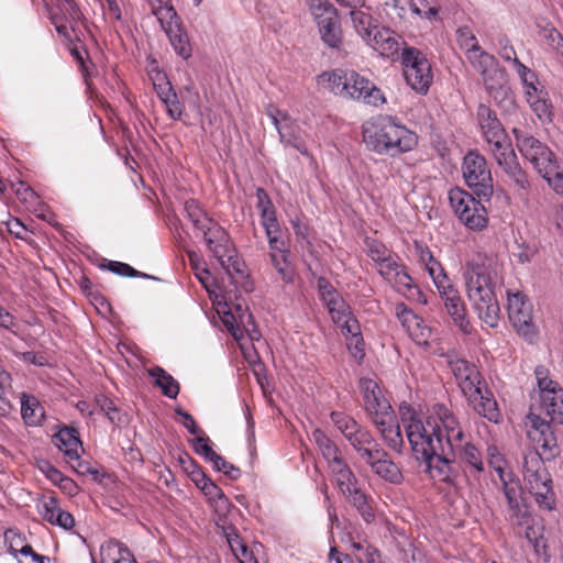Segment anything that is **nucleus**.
Instances as JSON below:
<instances>
[{
	"label": "nucleus",
	"mask_w": 563,
	"mask_h": 563,
	"mask_svg": "<svg viewBox=\"0 0 563 563\" xmlns=\"http://www.w3.org/2000/svg\"><path fill=\"white\" fill-rule=\"evenodd\" d=\"M487 461L488 464L496 471L498 476L509 472L506 471L505 461L496 446H488Z\"/></svg>",
	"instance_id": "69168bd1"
},
{
	"label": "nucleus",
	"mask_w": 563,
	"mask_h": 563,
	"mask_svg": "<svg viewBox=\"0 0 563 563\" xmlns=\"http://www.w3.org/2000/svg\"><path fill=\"white\" fill-rule=\"evenodd\" d=\"M345 76V69L336 68L327 70L317 77V82L322 89L328 90L335 96L342 97V88H344L342 85L347 80Z\"/></svg>",
	"instance_id": "72a5a7b5"
},
{
	"label": "nucleus",
	"mask_w": 563,
	"mask_h": 563,
	"mask_svg": "<svg viewBox=\"0 0 563 563\" xmlns=\"http://www.w3.org/2000/svg\"><path fill=\"white\" fill-rule=\"evenodd\" d=\"M147 375L154 379V385L162 390L164 396L170 399H175L178 396L180 389L178 382L163 367L154 366L148 368Z\"/></svg>",
	"instance_id": "2f4dec72"
},
{
	"label": "nucleus",
	"mask_w": 563,
	"mask_h": 563,
	"mask_svg": "<svg viewBox=\"0 0 563 563\" xmlns=\"http://www.w3.org/2000/svg\"><path fill=\"white\" fill-rule=\"evenodd\" d=\"M162 29L169 38L170 45L173 46L176 54L187 59L191 56L192 49L189 43L187 33L181 27L179 18L176 16L166 23L161 24Z\"/></svg>",
	"instance_id": "bb28decb"
},
{
	"label": "nucleus",
	"mask_w": 563,
	"mask_h": 563,
	"mask_svg": "<svg viewBox=\"0 0 563 563\" xmlns=\"http://www.w3.org/2000/svg\"><path fill=\"white\" fill-rule=\"evenodd\" d=\"M40 514L43 519L51 525L58 526L64 529H71L75 526V519L71 514L59 507L58 500L49 496L41 503Z\"/></svg>",
	"instance_id": "393cba45"
},
{
	"label": "nucleus",
	"mask_w": 563,
	"mask_h": 563,
	"mask_svg": "<svg viewBox=\"0 0 563 563\" xmlns=\"http://www.w3.org/2000/svg\"><path fill=\"white\" fill-rule=\"evenodd\" d=\"M375 426L378 429L386 445L396 452H400L404 446V439L400 427L396 421L395 413L390 416V419L386 420L384 424Z\"/></svg>",
	"instance_id": "473e14b6"
},
{
	"label": "nucleus",
	"mask_w": 563,
	"mask_h": 563,
	"mask_svg": "<svg viewBox=\"0 0 563 563\" xmlns=\"http://www.w3.org/2000/svg\"><path fill=\"white\" fill-rule=\"evenodd\" d=\"M342 494L351 493L357 486V479L343 457L328 465Z\"/></svg>",
	"instance_id": "7c9ffc66"
},
{
	"label": "nucleus",
	"mask_w": 563,
	"mask_h": 563,
	"mask_svg": "<svg viewBox=\"0 0 563 563\" xmlns=\"http://www.w3.org/2000/svg\"><path fill=\"white\" fill-rule=\"evenodd\" d=\"M312 440L327 460L328 465L342 457L336 444L322 430L316 429L312 432Z\"/></svg>",
	"instance_id": "c9c22d12"
},
{
	"label": "nucleus",
	"mask_w": 563,
	"mask_h": 563,
	"mask_svg": "<svg viewBox=\"0 0 563 563\" xmlns=\"http://www.w3.org/2000/svg\"><path fill=\"white\" fill-rule=\"evenodd\" d=\"M532 111L542 122H549L552 119V104L548 97L537 100L530 106Z\"/></svg>",
	"instance_id": "e2e57ef3"
},
{
	"label": "nucleus",
	"mask_w": 563,
	"mask_h": 563,
	"mask_svg": "<svg viewBox=\"0 0 563 563\" xmlns=\"http://www.w3.org/2000/svg\"><path fill=\"white\" fill-rule=\"evenodd\" d=\"M507 310L509 320L519 335L532 342L538 330L533 322V308L520 291L507 290Z\"/></svg>",
	"instance_id": "9b49d317"
},
{
	"label": "nucleus",
	"mask_w": 563,
	"mask_h": 563,
	"mask_svg": "<svg viewBox=\"0 0 563 563\" xmlns=\"http://www.w3.org/2000/svg\"><path fill=\"white\" fill-rule=\"evenodd\" d=\"M449 366L455 377V380L465 397L477 395V390L485 385L477 367L460 357H450Z\"/></svg>",
	"instance_id": "f3484780"
},
{
	"label": "nucleus",
	"mask_w": 563,
	"mask_h": 563,
	"mask_svg": "<svg viewBox=\"0 0 563 563\" xmlns=\"http://www.w3.org/2000/svg\"><path fill=\"white\" fill-rule=\"evenodd\" d=\"M437 289L440 294V297L444 301V307L452 318L454 324L459 327V329L464 334H470L472 331V325L466 318L465 303L459 290L451 284L450 280L446 284L437 287Z\"/></svg>",
	"instance_id": "6ab92c4d"
},
{
	"label": "nucleus",
	"mask_w": 563,
	"mask_h": 563,
	"mask_svg": "<svg viewBox=\"0 0 563 563\" xmlns=\"http://www.w3.org/2000/svg\"><path fill=\"white\" fill-rule=\"evenodd\" d=\"M377 451H379L377 456H374L372 461L365 462L380 478L391 484H400L404 479V475L399 466L388 457V454L380 446Z\"/></svg>",
	"instance_id": "a878e982"
},
{
	"label": "nucleus",
	"mask_w": 563,
	"mask_h": 563,
	"mask_svg": "<svg viewBox=\"0 0 563 563\" xmlns=\"http://www.w3.org/2000/svg\"><path fill=\"white\" fill-rule=\"evenodd\" d=\"M4 542L8 547V551L18 558V554H22L31 544L25 541V538L14 529H9L4 532Z\"/></svg>",
	"instance_id": "c03bdc74"
},
{
	"label": "nucleus",
	"mask_w": 563,
	"mask_h": 563,
	"mask_svg": "<svg viewBox=\"0 0 563 563\" xmlns=\"http://www.w3.org/2000/svg\"><path fill=\"white\" fill-rule=\"evenodd\" d=\"M364 410L374 424H384L395 412L378 383L371 378L360 379Z\"/></svg>",
	"instance_id": "f8f14e48"
},
{
	"label": "nucleus",
	"mask_w": 563,
	"mask_h": 563,
	"mask_svg": "<svg viewBox=\"0 0 563 563\" xmlns=\"http://www.w3.org/2000/svg\"><path fill=\"white\" fill-rule=\"evenodd\" d=\"M374 51L386 58H394L401 49V37L394 31L385 27H376L365 41Z\"/></svg>",
	"instance_id": "5701e85b"
},
{
	"label": "nucleus",
	"mask_w": 563,
	"mask_h": 563,
	"mask_svg": "<svg viewBox=\"0 0 563 563\" xmlns=\"http://www.w3.org/2000/svg\"><path fill=\"white\" fill-rule=\"evenodd\" d=\"M466 398L473 404L474 409L478 415L494 423H498L500 421L501 413L498 409L497 401L492 391H489L485 385L477 390L476 396Z\"/></svg>",
	"instance_id": "cd10ccee"
},
{
	"label": "nucleus",
	"mask_w": 563,
	"mask_h": 563,
	"mask_svg": "<svg viewBox=\"0 0 563 563\" xmlns=\"http://www.w3.org/2000/svg\"><path fill=\"white\" fill-rule=\"evenodd\" d=\"M317 24L324 44L332 48L338 47L341 43V30L338 15L320 20Z\"/></svg>",
	"instance_id": "f704fd0d"
},
{
	"label": "nucleus",
	"mask_w": 563,
	"mask_h": 563,
	"mask_svg": "<svg viewBox=\"0 0 563 563\" xmlns=\"http://www.w3.org/2000/svg\"><path fill=\"white\" fill-rule=\"evenodd\" d=\"M197 234L202 236L209 252L219 261L220 265H224V257L230 247V238L227 231L213 219H209L197 229Z\"/></svg>",
	"instance_id": "aec40b11"
},
{
	"label": "nucleus",
	"mask_w": 563,
	"mask_h": 563,
	"mask_svg": "<svg viewBox=\"0 0 563 563\" xmlns=\"http://www.w3.org/2000/svg\"><path fill=\"white\" fill-rule=\"evenodd\" d=\"M427 465V473L432 479L445 483L455 484L456 481L465 475V470L460 465L457 460L452 456L448 444L443 450H440L430 460H422Z\"/></svg>",
	"instance_id": "ddd939ff"
},
{
	"label": "nucleus",
	"mask_w": 563,
	"mask_h": 563,
	"mask_svg": "<svg viewBox=\"0 0 563 563\" xmlns=\"http://www.w3.org/2000/svg\"><path fill=\"white\" fill-rule=\"evenodd\" d=\"M398 257L391 254L384 261L377 263L378 273L387 280L391 282L393 276L401 268V265L397 262Z\"/></svg>",
	"instance_id": "052dcab7"
},
{
	"label": "nucleus",
	"mask_w": 563,
	"mask_h": 563,
	"mask_svg": "<svg viewBox=\"0 0 563 563\" xmlns=\"http://www.w3.org/2000/svg\"><path fill=\"white\" fill-rule=\"evenodd\" d=\"M498 477L506 500L505 519H523L525 512L530 510V507L523 497V489L519 478L512 472H508Z\"/></svg>",
	"instance_id": "2eb2a0df"
},
{
	"label": "nucleus",
	"mask_w": 563,
	"mask_h": 563,
	"mask_svg": "<svg viewBox=\"0 0 563 563\" xmlns=\"http://www.w3.org/2000/svg\"><path fill=\"white\" fill-rule=\"evenodd\" d=\"M466 57L472 66L481 74L486 88L490 92H493L497 86L503 89L501 85L496 80L497 77H503V71L497 68L498 63L493 55L479 47L466 55Z\"/></svg>",
	"instance_id": "4be33fe9"
},
{
	"label": "nucleus",
	"mask_w": 563,
	"mask_h": 563,
	"mask_svg": "<svg viewBox=\"0 0 563 563\" xmlns=\"http://www.w3.org/2000/svg\"><path fill=\"white\" fill-rule=\"evenodd\" d=\"M279 250H272L273 253L271 255L272 263L274 267L277 269L279 276L285 283H291L294 277L292 268L290 267L289 263L287 262V256L284 251V243L280 240Z\"/></svg>",
	"instance_id": "79ce46f5"
},
{
	"label": "nucleus",
	"mask_w": 563,
	"mask_h": 563,
	"mask_svg": "<svg viewBox=\"0 0 563 563\" xmlns=\"http://www.w3.org/2000/svg\"><path fill=\"white\" fill-rule=\"evenodd\" d=\"M450 205L461 220L471 230L481 231L487 225L485 207L467 191L454 188L449 192Z\"/></svg>",
	"instance_id": "1a4fd4ad"
},
{
	"label": "nucleus",
	"mask_w": 563,
	"mask_h": 563,
	"mask_svg": "<svg viewBox=\"0 0 563 563\" xmlns=\"http://www.w3.org/2000/svg\"><path fill=\"white\" fill-rule=\"evenodd\" d=\"M526 427L527 437L534 445V450L528 451L523 456V479L539 506L552 509L554 493L544 460L550 461L559 455L560 448L550 424L539 416L530 412L527 416Z\"/></svg>",
	"instance_id": "f257e3e1"
},
{
	"label": "nucleus",
	"mask_w": 563,
	"mask_h": 563,
	"mask_svg": "<svg viewBox=\"0 0 563 563\" xmlns=\"http://www.w3.org/2000/svg\"><path fill=\"white\" fill-rule=\"evenodd\" d=\"M343 495L349 498L350 503L357 509L366 522H371L374 519V510L368 503V498L357 486L352 488L351 493Z\"/></svg>",
	"instance_id": "58836bf2"
},
{
	"label": "nucleus",
	"mask_w": 563,
	"mask_h": 563,
	"mask_svg": "<svg viewBox=\"0 0 563 563\" xmlns=\"http://www.w3.org/2000/svg\"><path fill=\"white\" fill-rule=\"evenodd\" d=\"M423 267L428 272L435 287L446 284L450 280L441 263L435 257L423 265Z\"/></svg>",
	"instance_id": "13d9d810"
},
{
	"label": "nucleus",
	"mask_w": 563,
	"mask_h": 563,
	"mask_svg": "<svg viewBox=\"0 0 563 563\" xmlns=\"http://www.w3.org/2000/svg\"><path fill=\"white\" fill-rule=\"evenodd\" d=\"M228 543L241 563H256L253 553L249 550L242 538L235 531L227 533Z\"/></svg>",
	"instance_id": "a19ab883"
},
{
	"label": "nucleus",
	"mask_w": 563,
	"mask_h": 563,
	"mask_svg": "<svg viewBox=\"0 0 563 563\" xmlns=\"http://www.w3.org/2000/svg\"><path fill=\"white\" fill-rule=\"evenodd\" d=\"M512 134L519 152L539 174H549L554 170L558 161L554 153L544 143L518 128L512 129Z\"/></svg>",
	"instance_id": "9d476101"
},
{
	"label": "nucleus",
	"mask_w": 563,
	"mask_h": 563,
	"mask_svg": "<svg viewBox=\"0 0 563 563\" xmlns=\"http://www.w3.org/2000/svg\"><path fill=\"white\" fill-rule=\"evenodd\" d=\"M101 563H136L130 550L119 541H109L100 548Z\"/></svg>",
	"instance_id": "c756f323"
},
{
	"label": "nucleus",
	"mask_w": 563,
	"mask_h": 563,
	"mask_svg": "<svg viewBox=\"0 0 563 563\" xmlns=\"http://www.w3.org/2000/svg\"><path fill=\"white\" fill-rule=\"evenodd\" d=\"M452 456L457 460L460 465H465V471L468 468L471 472H484V462L479 450L470 441L465 439V433L461 428L460 439L448 444Z\"/></svg>",
	"instance_id": "412c9836"
},
{
	"label": "nucleus",
	"mask_w": 563,
	"mask_h": 563,
	"mask_svg": "<svg viewBox=\"0 0 563 563\" xmlns=\"http://www.w3.org/2000/svg\"><path fill=\"white\" fill-rule=\"evenodd\" d=\"M541 406L553 422L563 424V389H556V395Z\"/></svg>",
	"instance_id": "37998d69"
},
{
	"label": "nucleus",
	"mask_w": 563,
	"mask_h": 563,
	"mask_svg": "<svg viewBox=\"0 0 563 563\" xmlns=\"http://www.w3.org/2000/svg\"><path fill=\"white\" fill-rule=\"evenodd\" d=\"M549 184V186L559 195L563 196V173L559 170V163H555L554 170L540 174Z\"/></svg>",
	"instance_id": "774afa93"
},
{
	"label": "nucleus",
	"mask_w": 563,
	"mask_h": 563,
	"mask_svg": "<svg viewBox=\"0 0 563 563\" xmlns=\"http://www.w3.org/2000/svg\"><path fill=\"white\" fill-rule=\"evenodd\" d=\"M185 211L196 230L210 219L194 199L185 202Z\"/></svg>",
	"instance_id": "6e6d98bb"
},
{
	"label": "nucleus",
	"mask_w": 563,
	"mask_h": 563,
	"mask_svg": "<svg viewBox=\"0 0 563 563\" xmlns=\"http://www.w3.org/2000/svg\"><path fill=\"white\" fill-rule=\"evenodd\" d=\"M350 15L355 31L366 41L372 35V31L377 27L372 24V16L358 10L357 7L351 10Z\"/></svg>",
	"instance_id": "ea45409f"
},
{
	"label": "nucleus",
	"mask_w": 563,
	"mask_h": 563,
	"mask_svg": "<svg viewBox=\"0 0 563 563\" xmlns=\"http://www.w3.org/2000/svg\"><path fill=\"white\" fill-rule=\"evenodd\" d=\"M399 292L406 294V291H410L415 289L420 298H424L422 292L412 284V278L410 275L401 267L396 272L393 276L391 282H389ZM423 303L427 302L426 299L422 300Z\"/></svg>",
	"instance_id": "09e8293b"
},
{
	"label": "nucleus",
	"mask_w": 563,
	"mask_h": 563,
	"mask_svg": "<svg viewBox=\"0 0 563 563\" xmlns=\"http://www.w3.org/2000/svg\"><path fill=\"white\" fill-rule=\"evenodd\" d=\"M266 114L271 118L279 134L280 142L285 146H290L302 155H309L301 129L290 120L287 112L269 104L266 108Z\"/></svg>",
	"instance_id": "4468645a"
},
{
	"label": "nucleus",
	"mask_w": 563,
	"mask_h": 563,
	"mask_svg": "<svg viewBox=\"0 0 563 563\" xmlns=\"http://www.w3.org/2000/svg\"><path fill=\"white\" fill-rule=\"evenodd\" d=\"M152 13L157 18L159 24L178 16L169 0H148Z\"/></svg>",
	"instance_id": "a18cd8bd"
},
{
	"label": "nucleus",
	"mask_w": 563,
	"mask_h": 563,
	"mask_svg": "<svg viewBox=\"0 0 563 563\" xmlns=\"http://www.w3.org/2000/svg\"><path fill=\"white\" fill-rule=\"evenodd\" d=\"M331 420L362 460L372 461L374 456H377V453H379L377 449L380 445L375 441L372 433L354 418L344 412L333 411Z\"/></svg>",
	"instance_id": "423d86ee"
},
{
	"label": "nucleus",
	"mask_w": 563,
	"mask_h": 563,
	"mask_svg": "<svg viewBox=\"0 0 563 563\" xmlns=\"http://www.w3.org/2000/svg\"><path fill=\"white\" fill-rule=\"evenodd\" d=\"M256 208L260 211L261 223L265 229L271 250H279L282 229L276 217V209L262 187L256 189Z\"/></svg>",
	"instance_id": "a211bd4d"
},
{
	"label": "nucleus",
	"mask_w": 563,
	"mask_h": 563,
	"mask_svg": "<svg viewBox=\"0 0 563 563\" xmlns=\"http://www.w3.org/2000/svg\"><path fill=\"white\" fill-rule=\"evenodd\" d=\"M462 173L466 185L478 198L490 199L494 192L493 177L483 155L477 151L468 152L463 159Z\"/></svg>",
	"instance_id": "0eeeda50"
},
{
	"label": "nucleus",
	"mask_w": 563,
	"mask_h": 563,
	"mask_svg": "<svg viewBox=\"0 0 563 563\" xmlns=\"http://www.w3.org/2000/svg\"><path fill=\"white\" fill-rule=\"evenodd\" d=\"M11 187L21 202L30 207H35L37 205L40 198L31 187L26 186L22 181H19L18 184L11 183Z\"/></svg>",
	"instance_id": "4d7b16f0"
},
{
	"label": "nucleus",
	"mask_w": 563,
	"mask_h": 563,
	"mask_svg": "<svg viewBox=\"0 0 563 563\" xmlns=\"http://www.w3.org/2000/svg\"><path fill=\"white\" fill-rule=\"evenodd\" d=\"M148 77L152 80L154 90L156 91L157 96L166 91H170V89L173 88L166 74L158 69L155 62L152 63V66L148 69Z\"/></svg>",
	"instance_id": "8fccbe9b"
},
{
	"label": "nucleus",
	"mask_w": 563,
	"mask_h": 563,
	"mask_svg": "<svg viewBox=\"0 0 563 563\" xmlns=\"http://www.w3.org/2000/svg\"><path fill=\"white\" fill-rule=\"evenodd\" d=\"M327 307L332 320L336 324H341V320L351 312L350 306L346 305L342 297L335 299V305H328Z\"/></svg>",
	"instance_id": "0e129e2a"
},
{
	"label": "nucleus",
	"mask_w": 563,
	"mask_h": 563,
	"mask_svg": "<svg viewBox=\"0 0 563 563\" xmlns=\"http://www.w3.org/2000/svg\"><path fill=\"white\" fill-rule=\"evenodd\" d=\"M345 78L347 79L342 86V97L354 100H362L366 103L377 106L384 102L380 90L367 78L361 76L354 70L345 69Z\"/></svg>",
	"instance_id": "dca6fc26"
},
{
	"label": "nucleus",
	"mask_w": 563,
	"mask_h": 563,
	"mask_svg": "<svg viewBox=\"0 0 563 563\" xmlns=\"http://www.w3.org/2000/svg\"><path fill=\"white\" fill-rule=\"evenodd\" d=\"M539 388L541 404L548 401L556 395V389H562L560 385L549 377V371L544 366H538L534 371Z\"/></svg>",
	"instance_id": "e433bc0d"
},
{
	"label": "nucleus",
	"mask_w": 563,
	"mask_h": 563,
	"mask_svg": "<svg viewBox=\"0 0 563 563\" xmlns=\"http://www.w3.org/2000/svg\"><path fill=\"white\" fill-rule=\"evenodd\" d=\"M497 260L484 253H475L465 263L463 279L467 299L479 318L489 328H497L500 307L496 287L501 283Z\"/></svg>",
	"instance_id": "7ed1b4c3"
},
{
	"label": "nucleus",
	"mask_w": 563,
	"mask_h": 563,
	"mask_svg": "<svg viewBox=\"0 0 563 563\" xmlns=\"http://www.w3.org/2000/svg\"><path fill=\"white\" fill-rule=\"evenodd\" d=\"M221 266L227 271L234 283H239V279L245 278L244 263L231 254L230 247L228 255L224 257V265Z\"/></svg>",
	"instance_id": "3c124183"
},
{
	"label": "nucleus",
	"mask_w": 563,
	"mask_h": 563,
	"mask_svg": "<svg viewBox=\"0 0 563 563\" xmlns=\"http://www.w3.org/2000/svg\"><path fill=\"white\" fill-rule=\"evenodd\" d=\"M456 41L460 48L463 49L466 55L481 47L476 36L467 26L457 29Z\"/></svg>",
	"instance_id": "603ef678"
},
{
	"label": "nucleus",
	"mask_w": 563,
	"mask_h": 563,
	"mask_svg": "<svg viewBox=\"0 0 563 563\" xmlns=\"http://www.w3.org/2000/svg\"><path fill=\"white\" fill-rule=\"evenodd\" d=\"M53 442L63 452L66 461L77 460L79 451H82V443L78 432L73 428H63L54 437Z\"/></svg>",
	"instance_id": "c85d7f7f"
},
{
	"label": "nucleus",
	"mask_w": 563,
	"mask_h": 563,
	"mask_svg": "<svg viewBox=\"0 0 563 563\" xmlns=\"http://www.w3.org/2000/svg\"><path fill=\"white\" fill-rule=\"evenodd\" d=\"M213 466L223 472L231 479H236L241 476L240 468L235 467L233 464L227 462L221 455L217 454L214 459L211 461Z\"/></svg>",
	"instance_id": "338daca9"
},
{
	"label": "nucleus",
	"mask_w": 563,
	"mask_h": 563,
	"mask_svg": "<svg viewBox=\"0 0 563 563\" xmlns=\"http://www.w3.org/2000/svg\"><path fill=\"white\" fill-rule=\"evenodd\" d=\"M363 141L368 150L395 156L412 151L418 144V136L405 125L398 124L391 117H377L362 125Z\"/></svg>",
	"instance_id": "39448f33"
},
{
	"label": "nucleus",
	"mask_w": 563,
	"mask_h": 563,
	"mask_svg": "<svg viewBox=\"0 0 563 563\" xmlns=\"http://www.w3.org/2000/svg\"><path fill=\"white\" fill-rule=\"evenodd\" d=\"M406 82L418 93L426 95L433 81L430 62L415 47L404 48L401 53Z\"/></svg>",
	"instance_id": "6e6552de"
},
{
	"label": "nucleus",
	"mask_w": 563,
	"mask_h": 563,
	"mask_svg": "<svg viewBox=\"0 0 563 563\" xmlns=\"http://www.w3.org/2000/svg\"><path fill=\"white\" fill-rule=\"evenodd\" d=\"M477 120L482 134L488 144V150L496 163L519 188L526 189L528 179L520 167L517 155L511 147L510 140L496 114L489 107L479 104L477 109Z\"/></svg>",
	"instance_id": "20e7f679"
},
{
	"label": "nucleus",
	"mask_w": 563,
	"mask_h": 563,
	"mask_svg": "<svg viewBox=\"0 0 563 563\" xmlns=\"http://www.w3.org/2000/svg\"><path fill=\"white\" fill-rule=\"evenodd\" d=\"M365 245H366L368 256L376 264L384 261L391 254H394L390 250H388L386 247V245L384 243H382L380 241H377L375 239L366 238Z\"/></svg>",
	"instance_id": "5fc2aeb1"
},
{
	"label": "nucleus",
	"mask_w": 563,
	"mask_h": 563,
	"mask_svg": "<svg viewBox=\"0 0 563 563\" xmlns=\"http://www.w3.org/2000/svg\"><path fill=\"white\" fill-rule=\"evenodd\" d=\"M157 97L164 103L169 118H172L173 120H179L181 118L183 106L179 102V99L174 88H172L170 91H166L162 95H158Z\"/></svg>",
	"instance_id": "de8ad7c7"
},
{
	"label": "nucleus",
	"mask_w": 563,
	"mask_h": 563,
	"mask_svg": "<svg viewBox=\"0 0 563 563\" xmlns=\"http://www.w3.org/2000/svg\"><path fill=\"white\" fill-rule=\"evenodd\" d=\"M21 413L24 421L29 424H37L44 417L43 407L37 399L25 394L21 398Z\"/></svg>",
	"instance_id": "4c0bfd02"
},
{
	"label": "nucleus",
	"mask_w": 563,
	"mask_h": 563,
	"mask_svg": "<svg viewBox=\"0 0 563 563\" xmlns=\"http://www.w3.org/2000/svg\"><path fill=\"white\" fill-rule=\"evenodd\" d=\"M512 527L515 532L519 536H525L530 544L533 545L534 550L539 552L540 548L545 547L543 538V528L540 526L533 517L531 510L525 512L523 519L507 520Z\"/></svg>",
	"instance_id": "b1692460"
},
{
	"label": "nucleus",
	"mask_w": 563,
	"mask_h": 563,
	"mask_svg": "<svg viewBox=\"0 0 563 563\" xmlns=\"http://www.w3.org/2000/svg\"><path fill=\"white\" fill-rule=\"evenodd\" d=\"M338 325L341 328L342 332L345 335H351V339L355 340L357 343L362 342L360 323L352 316V312L345 316V318L341 320V324Z\"/></svg>",
	"instance_id": "bf43d9fd"
},
{
	"label": "nucleus",
	"mask_w": 563,
	"mask_h": 563,
	"mask_svg": "<svg viewBox=\"0 0 563 563\" xmlns=\"http://www.w3.org/2000/svg\"><path fill=\"white\" fill-rule=\"evenodd\" d=\"M408 442L418 461L430 460L445 444L460 439L461 424L443 404H435L426 421L418 419L409 406L399 408Z\"/></svg>",
	"instance_id": "f03ea898"
},
{
	"label": "nucleus",
	"mask_w": 563,
	"mask_h": 563,
	"mask_svg": "<svg viewBox=\"0 0 563 563\" xmlns=\"http://www.w3.org/2000/svg\"><path fill=\"white\" fill-rule=\"evenodd\" d=\"M107 268L110 272H112L117 275H120V276H128V277H139V276L145 277L146 276L145 274L136 271L129 264H125L122 262L110 261L107 265Z\"/></svg>",
	"instance_id": "680f3d73"
},
{
	"label": "nucleus",
	"mask_w": 563,
	"mask_h": 563,
	"mask_svg": "<svg viewBox=\"0 0 563 563\" xmlns=\"http://www.w3.org/2000/svg\"><path fill=\"white\" fill-rule=\"evenodd\" d=\"M406 330L417 344L428 345L432 331L420 317L416 319V322H412L406 328Z\"/></svg>",
	"instance_id": "49530a36"
},
{
	"label": "nucleus",
	"mask_w": 563,
	"mask_h": 563,
	"mask_svg": "<svg viewBox=\"0 0 563 563\" xmlns=\"http://www.w3.org/2000/svg\"><path fill=\"white\" fill-rule=\"evenodd\" d=\"M309 5L317 23L320 22V20L336 15L335 8L331 5L328 0H309Z\"/></svg>",
	"instance_id": "864d4df0"
}]
</instances>
